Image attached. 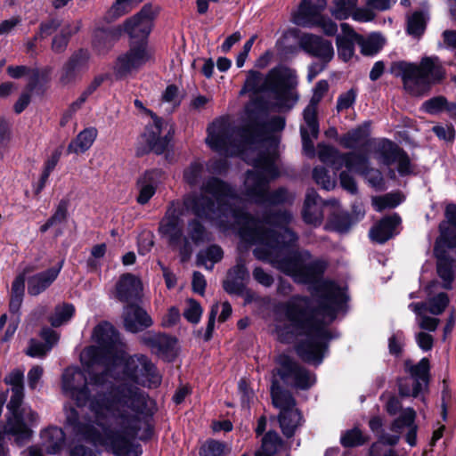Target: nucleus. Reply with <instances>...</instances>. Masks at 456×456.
<instances>
[{
	"label": "nucleus",
	"mask_w": 456,
	"mask_h": 456,
	"mask_svg": "<svg viewBox=\"0 0 456 456\" xmlns=\"http://www.w3.org/2000/svg\"><path fill=\"white\" fill-rule=\"evenodd\" d=\"M183 206L224 230L237 228L242 240L257 245L253 251L256 258L270 263L295 282L311 286L312 294L318 297V306L310 308V298L299 295L280 303L275 312L281 313L289 325L277 323L275 332L281 342H289L296 334L305 335L296 352L303 361L320 364L331 338L328 325L343 304L345 293L334 281L322 279L328 266L325 260L312 259L307 250H289L298 239L288 228L292 220L290 213L279 212L256 220L244 212V201L232 187L215 177L203 183L200 192L187 195Z\"/></svg>",
	"instance_id": "f257e3e1"
},
{
	"label": "nucleus",
	"mask_w": 456,
	"mask_h": 456,
	"mask_svg": "<svg viewBox=\"0 0 456 456\" xmlns=\"http://www.w3.org/2000/svg\"><path fill=\"white\" fill-rule=\"evenodd\" d=\"M148 395L137 387L120 384L93 395L86 404L87 423L80 424L78 411L65 406L66 422L83 438L110 449L116 456H140L142 450L133 441L148 426Z\"/></svg>",
	"instance_id": "f03ea898"
},
{
	"label": "nucleus",
	"mask_w": 456,
	"mask_h": 456,
	"mask_svg": "<svg viewBox=\"0 0 456 456\" xmlns=\"http://www.w3.org/2000/svg\"><path fill=\"white\" fill-rule=\"evenodd\" d=\"M256 102H250L246 106V114L248 123L243 129H237L228 118L216 119L208 127L206 142L215 151L222 156L245 155L246 151L253 150L259 134L265 128L264 110H257ZM285 126V120L281 117L273 118L266 127L272 131H281Z\"/></svg>",
	"instance_id": "7ed1b4c3"
},
{
	"label": "nucleus",
	"mask_w": 456,
	"mask_h": 456,
	"mask_svg": "<svg viewBox=\"0 0 456 456\" xmlns=\"http://www.w3.org/2000/svg\"><path fill=\"white\" fill-rule=\"evenodd\" d=\"M277 158V142L272 140L271 149L260 152L256 159H247L255 170L248 171L244 182L246 195L256 203L281 204L290 202L293 195L284 188H280L273 193L268 192V184L271 180L279 175L275 166Z\"/></svg>",
	"instance_id": "20e7f679"
},
{
	"label": "nucleus",
	"mask_w": 456,
	"mask_h": 456,
	"mask_svg": "<svg viewBox=\"0 0 456 456\" xmlns=\"http://www.w3.org/2000/svg\"><path fill=\"white\" fill-rule=\"evenodd\" d=\"M245 92L268 93L278 107L291 108L297 96L294 90L293 72L285 66H277L265 77L256 70H249L241 94Z\"/></svg>",
	"instance_id": "39448f33"
},
{
	"label": "nucleus",
	"mask_w": 456,
	"mask_h": 456,
	"mask_svg": "<svg viewBox=\"0 0 456 456\" xmlns=\"http://www.w3.org/2000/svg\"><path fill=\"white\" fill-rule=\"evenodd\" d=\"M392 70L402 78L404 90L412 96L426 94L432 85L440 83L445 77L444 69L435 56L423 57L419 64L397 61Z\"/></svg>",
	"instance_id": "423d86ee"
},
{
	"label": "nucleus",
	"mask_w": 456,
	"mask_h": 456,
	"mask_svg": "<svg viewBox=\"0 0 456 456\" xmlns=\"http://www.w3.org/2000/svg\"><path fill=\"white\" fill-rule=\"evenodd\" d=\"M93 339L97 346L84 349L80 354L82 364L88 367L99 365L105 370L110 371L111 365L121 362L123 344L118 333L109 322L98 324L93 332Z\"/></svg>",
	"instance_id": "0eeeda50"
},
{
	"label": "nucleus",
	"mask_w": 456,
	"mask_h": 456,
	"mask_svg": "<svg viewBox=\"0 0 456 456\" xmlns=\"http://www.w3.org/2000/svg\"><path fill=\"white\" fill-rule=\"evenodd\" d=\"M83 365L85 371L69 367L61 377L62 392L74 400L78 407H84L90 402L93 396L90 386L103 387L108 381V370L99 365Z\"/></svg>",
	"instance_id": "6e6552de"
},
{
	"label": "nucleus",
	"mask_w": 456,
	"mask_h": 456,
	"mask_svg": "<svg viewBox=\"0 0 456 456\" xmlns=\"http://www.w3.org/2000/svg\"><path fill=\"white\" fill-rule=\"evenodd\" d=\"M319 159L338 171L346 167L349 171H354L365 177L370 186L377 190L384 188V178L381 172L369 167V158L362 153L350 151L341 153L338 149L326 145H318Z\"/></svg>",
	"instance_id": "1a4fd4ad"
},
{
	"label": "nucleus",
	"mask_w": 456,
	"mask_h": 456,
	"mask_svg": "<svg viewBox=\"0 0 456 456\" xmlns=\"http://www.w3.org/2000/svg\"><path fill=\"white\" fill-rule=\"evenodd\" d=\"M122 368L125 378L134 383L149 388L157 387L161 383V376L155 365L145 355L136 354L124 361L121 354V362L111 365V370L108 371V377L118 378L117 368Z\"/></svg>",
	"instance_id": "9d476101"
},
{
	"label": "nucleus",
	"mask_w": 456,
	"mask_h": 456,
	"mask_svg": "<svg viewBox=\"0 0 456 456\" xmlns=\"http://www.w3.org/2000/svg\"><path fill=\"white\" fill-rule=\"evenodd\" d=\"M271 396L273 405L280 409L278 420L283 435L291 437L301 425L302 416L296 407V400L292 395L283 390L277 380H273Z\"/></svg>",
	"instance_id": "9b49d317"
},
{
	"label": "nucleus",
	"mask_w": 456,
	"mask_h": 456,
	"mask_svg": "<svg viewBox=\"0 0 456 456\" xmlns=\"http://www.w3.org/2000/svg\"><path fill=\"white\" fill-rule=\"evenodd\" d=\"M152 57L145 41H131L129 49L118 55L114 64V73L118 78L126 77L137 71Z\"/></svg>",
	"instance_id": "f8f14e48"
},
{
	"label": "nucleus",
	"mask_w": 456,
	"mask_h": 456,
	"mask_svg": "<svg viewBox=\"0 0 456 456\" xmlns=\"http://www.w3.org/2000/svg\"><path fill=\"white\" fill-rule=\"evenodd\" d=\"M159 232L170 246L179 248L183 261L190 256L191 250L186 238L183 236V222L174 205L167 210L159 224Z\"/></svg>",
	"instance_id": "ddd939ff"
},
{
	"label": "nucleus",
	"mask_w": 456,
	"mask_h": 456,
	"mask_svg": "<svg viewBox=\"0 0 456 456\" xmlns=\"http://www.w3.org/2000/svg\"><path fill=\"white\" fill-rule=\"evenodd\" d=\"M277 362L280 365L276 370L277 375L285 383L302 390L310 388L315 383L314 374L300 366L289 355L281 354Z\"/></svg>",
	"instance_id": "4468645a"
},
{
	"label": "nucleus",
	"mask_w": 456,
	"mask_h": 456,
	"mask_svg": "<svg viewBox=\"0 0 456 456\" xmlns=\"http://www.w3.org/2000/svg\"><path fill=\"white\" fill-rule=\"evenodd\" d=\"M159 12V8L158 6L145 4L138 13L127 19L121 28L130 37L132 41L147 42V37L153 26V20Z\"/></svg>",
	"instance_id": "2eb2a0df"
},
{
	"label": "nucleus",
	"mask_w": 456,
	"mask_h": 456,
	"mask_svg": "<svg viewBox=\"0 0 456 456\" xmlns=\"http://www.w3.org/2000/svg\"><path fill=\"white\" fill-rule=\"evenodd\" d=\"M134 105L136 108L150 113L153 118V123L147 127L146 140L151 151L157 154L163 153L167 149L171 140V127L151 111L146 110L141 101L135 100Z\"/></svg>",
	"instance_id": "dca6fc26"
},
{
	"label": "nucleus",
	"mask_w": 456,
	"mask_h": 456,
	"mask_svg": "<svg viewBox=\"0 0 456 456\" xmlns=\"http://www.w3.org/2000/svg\"><path fill=\"white\" fill-rule=\"evenodd\" d=\"M379 163L390 167L396 166L400 175L404 176L413 172L412 166L407 153L392 142L386 141L377 152Z\"/></svg>",
	"instance_id": "f3484780"
},
{
	"label": "nucleus",
	"mask_w": 456,
	"mask_h": 456,
	"mask_svg": "<svg viewBox=\"0 0 456 456\" xmlns=\"http://www.w3.org/2000/svg\"><path fill=\"white\" fill-rule=\"evenodd\" d=\"M299 45L305 52L325 63L330 62L334 56L331 42L316 35L303 34L299 38Z\"/></svg>",
	"instance_id": "a211bd4d"
},
{
	"label": "nucleus",
	"mask_w": 456,
	"mask_h": 456,
	"mask_svg": "<svg viewBox=\"0 0 456 456\" xmlns=\"http://www.w3.org/2000/svg\"><path fill=\"white\" fill-rule=\"evenodd\" d=\"M142 284L141 280L134 274L125 273L120 276L116 284V297L128 305L134 304L142 297Z\"/></svg>",
	"instance_id": "6ab92c4d"
},
{
	"label": "nucleus",
	"mask_w": 456,
	"mask_h": 456,
	"mask_svg": "<svg viewBox=\"0 0 456 456\" xmlns=\"http://www.w3.org/2000/svg\"><path fill=\"white\" fill-rule=\"evenodd\" d=\"M329 90L326 80H320L314 88L309 104L304 110V120L307 124L314 137L319 134V124L317 120V106Z\"/></svg>",
	"instance_id": "aec40b11"
},
{
	"label": "nucleus",
	"mask_w": 456,
	"mask_h": 456,
	"mask_svg": "<svg viewBox=\"0 0 456 456\" xmlns=\"http://www.w3.org/2000/svg\"><path fill=\"white\" fill-rule=\"evenodd\" d=\"M164 178V172L160 169H151L142 175L137 180V188L139 189L137 202L141 205L148 203Z\"/></svg>",
	"instance_id": "412c9836"
},
{
	"label": "nucleus",
	"mask_w": 456,
	"mask_h": 456,
	"mask_svg": "<svg viewBox=\"0 0 456 456\" xmlns=\"http://www.w3.org/2000/svg\"><path fill=\"white\" fill-rule=\"evenodd\" d=\"M142 342L153 352L170 361L175 354L176 339L160 333H147L142 338Z\"/></svg>",
	"instance_id": "4be33fe9"
},
{
	"label": "nucleus",
	"mask_w": 456,
	"mask_h": 456,
	"mask_svg": "<svg viewBox=\"0 0 456 456\" xmlns=\"http://www.w3.org/2000/svg\"><path fill=\"white\" fill-rule=\"evenodd\" d=\"M124 326L126 330L136 333L152 325L151 316L142 307L131 304L125 307Z\"/></svg>",
	"instance_id": "5701e85b"
},
{
	"label": "nucleus",
	"mask_w": 456,
	"mask_h": 456,
	"mask_svg": "<svg viewBox=\"0 0 456 456\" xmlns=\"http://www.w3.org/2000/svg\"><path fill=\"white\" fill-rule=\"evenodd\" d=\"M63 262L61 260L57 265L29 277L28 281V293L30 296H37L48 289L57 279L63 266Z\"/></svg>",
	"instance_id": "b1692460"
},
{
	"label": "nucleus",
	"mask_w": 456,
	"mask_h": 456,
	"mask_svg": "<svg viewBox=\"0 0 456 456\" xmlns=\"http://www.w3.org/2000/svg\"><path fill=\"white\" fill-rule=\"evenodd\" d=\"M6 434L12 435L18 441L28 440L31 437L32 430L24 422L21 412L12 413L6 423L0 421V442Z\"/></svg>",
	"instance_id": "393cba45"
},
{
	"label": "nucleus",
	"mask_w": 456,
	"mask_h": 456,
	"mask_svg": "<svg viewBox=\"0 0 456 456\" xmlns=\"http://www.w3.org/2000/svg\"><path fill=\"white\" fill-rule=\"evenodd\" d=\"M416 411L412 408L403 409L400 415L392 422L391 429L399 433L404 428H408L405 439L411 445L414 446L417 443L418 426L415 424Z\"/></svg>",
	"instance_id": "a878e982"
},
{
	"label": "nucleus",
	"mask_w": 456,
	"mask_h": 456,
	"mask_svg": "<svg viewBox=\"0 0 456 456\" xmlns=\"http://www.w3.org/2000/svg\"><path fill=\"white\" fill-rule=\"evenodd\" d=\"M322 208L323 202L320 196L315 191L309 190L303 208L304 221L314 226L320 225L323 220Z\"/></svg>",
	"instance_id": "bb28decb"
},
{
	"label": "nucleus",
	"mask_w": 456,
	"mask_h": 456,
	"mask_svg": "<svg viewBox=\"0 0 456 456\" xmlns=\"http://www.w3.org/2000/svg\"><path fill=\"white\" fill-rule=\"evenodd\" d=\"M404 370L410 374L415 383V391H425L429 380L430 363L428 358H422L418 363L405 360Z\"/></svg>",
	"instance_id": "cd10ccee"
},
{
	"label": "nucleus",
	"mask_w": 456,
	"mask_h": 456,
	"mask_svg": "<svg viewBox=\"0 0 456 456\" xmlns=\"http://www.w3.org/2000/svg\"><path fill=\"white\" fill-rule=\"evenodd\" d=\"M436 258V273L442 280V287L451 289L455 279L456 261L447 252L434 251Z\"/></svg>",
	"instance_id": "c85d7f7f"
},
{
	"label": "nucleus",
	"mask_w": 456,
	"mask_h": 456,
	"mask_svg": "<svg viewBox=\"0 0 456 456\" xmlns=\"http://www.w3.org/2000/svg\"><path fill=\"white\" fill-rule=\"evenodd\" d=\"M89 60V53L87 51L79 50L75 53L64 65L62 74L61 76V82L62 85L72 83L77 75L86 69Z\"/></svg>",
	"instance_id": "c756f323"
},
{
	"label": "nucleus",
	"mask_w": 456,
	"mask_h": 456,
	"mask_svg": "<svg viewBox=\"0 0 456 456\" xmlns=\"http://www.w3.org/2000/svg\"><path fill=\"white\" fill-rule=\"evenodd\" d=\"M400 223L401 218L396 214L384 217L370 229L371 240L379 243L386 242L395 235Z\"/></svg>",
	"instance_id": "7c9ffc66"
},
{
	"label": "nucleus",
	"mask_w": 456,
	"mask_h": 456,
	"mask_svg": "<svg viewBox=\"0 0 456 456\" xmlns=\"http://www.w3.org/2000/svg\"><path fill=\"white\" fill-rule=\"evenodd\" d=\"M326 5L327 0H302L297 12L294 14L293 22L297 25H307L310 19L320 15Z\"/></svg>",
	"instance_id": "2f4dec72"
},
{
	"label": "nucleus",
	"mask_w": 456,
	"mask_h": 456,
	"mask_svg": "<svg viewBox=\"0 0 456 456\" xmlns=\"http://www.w3.org/2000/svg\"><path fill=\"white\" fill-rule=\"evenodd\" d=\"M122 32L121 27L108 29L98 28L94 31L93 46L99 53H107L118 39Z\"/></svg>",
	"instance_id": "473e14b6"
},
{
	"label": "nucleus",
	"mask_w": 456,
	"mask_h": 456,
	"mask_svg": "<svg viewBox=\"0 0 456 456\" xmlns=\"http://www.w3.org/2000/svg\"><path fill=\"white\" fill-rule=\"evenodd\" d=\"M42 445L50 454L59 453L65 444V435L61 428L51 427L41 433Z\"/></svg>",
	"instance_id": "72a5a7b5"
},
{
	"label": "nucleus",
	"mask_w": 456,
	"mask_h": 456,
	"mask_svg": "<svg viewBox=\"0 0 456 456\" xmlns=\"http://www.w3.org/2000/svg\"><path fill=\"white\" fill-rule=\"evenodd\" d=\"M32 271V267H26L21 273L16 276L12 284L9 304V309L12 314H19L24 297L26 275Z\"/></svg>",
	"instance_id": "f704fd0d"
},
{
	"label": "nucleus",
	"mask_w": 456,
	"mask_h": 456,
	"mask_svg": "<svg viewBox=\"0 0 456 456\" xmlns=\"http://www.w3.org/2000/svg\"><path fill=\"white\" fill-rule=\"evenodd\" d=\"M98 132L94 127L82 130L68 145V152L80 154L88 151L97 137Z\"/></svg>",
	"instance_id": "c9c22d12"
},
{
	"label": "nucleus",
	"mask_w": 456,
	"mask_h": 456,
	"mask_svg": "<svg viewBox=\"0 0 456 456\" xmlns=\"http://www.w3.org/2000/svg\"><path fill=\"white\" fill-rule=\"evenodd\" d=\"M438 231L434 251L447 252V249L456 248V226L439 224Z\"/></svg>",
	"instance_id": "e433bc0d"
},
{
	"label": "nucleus",
	"mask_w": 456,
	"mask_h": 456,
	"mask_svg": "<svg viewBox=\"0 0 456 456\" xmlns=\"http://www.w3.org/2000/svg\"><path fill=\"white\" fill-rule=\"evenodd\" d=\"M353 39L355 44L361 47V52L364 55H373L377 53L384 45L383 37L379 34H371L364 37L355 32H353Z\"/></svg>",
	"instance_id": "4c0bfd02"
},
{
	"label": "nucleus",
	"mask_w": 456,
	"mask_h": 456,
	"mask_svg": "<svg viewBox=\"0 0 456 456\" xmlns=\"http://www.w3.org/2000/svg\"><path fill=\"white\" fill-rule=\"evenodd\" d=\"M409 308L417 314V322L419 327L428 331H435L439 323L440 320L436 317H430L424 314V309L427 308L425 303H411L409 305Z\"/></svg>",
	"instance_id": "58836bf2"
},
{
	"label": "nucleus",
	"mask_w": 456,
	"mask_h": 456,
	"mask_svg": "<svg viewBox=\"0 0 456 456\" xmlns=\"http://www.w3.org/2000/svg\"><path fill=\"white\" fill-rule=\"evenodd\" d=\"M80 27L81 22L77 20L62 28L61 32L53 39L52 50L55 53H62L66 49L71 35L77 33Z\"/></svg>",
	"instance_id": "ea45409f"
},
{
	"label": "nucleus",
	"mask_w": 456,
	"mask_h": 456,
	"mask_svg": "<svg viewBox=\"0 0 456 456\" xmlns=\"http://www.w3.org/2000/svg\"><path fill=\"white\" fill-rule=\"evenodd\" d=\"M436 285V282H431L428 287V290H431L433 287ZM431 291L428 292V299L427 302V308L424 309L426 312H429L434 315H439L444 313L449 304V297L446 293L441 292L436 296L431 297Z\"/></svg>",
	"instance_id": "a19ab883"
},
{
	"label": "nucleus",
	"mask_w": 456,
	"mask_h": 456,
	"mask_svg": "<svg viewBox=\"0 0 456 456\" xmlns=\"http://www.w3.org/2000/svg\"><path fill=\"white\" fill-rule=\"evenodd\" d=\"M223 250L219 246L212 245L202 250L198 255V265L205 266L208 270H212L214 264L223 258Z\"/></svg>",
	"instance_id": "79ce46f5"
},
{
	"label": "nucleus",
	"mask_w": 456,
	"mask_h": 456,
	"mask_svg": "<svg viewBox=\"0 0 456 456\" xmlns=\"http://www.w3.org/2000/svg\"><path fill=\"white\" fill-rule=\"evenodd\" d=\"M421 109L428 114L436 115L444 110L456 115V104L448 105L444 96H436L423 102Z\"/></svg>",
	"instance_id": "37998d69"
},
{
	"label": "nucleus",
	"mask_w": 456,
	"mask_h": 456,
	"mask_svg": "<svg viewBox=\"0 0 456 456\" xmlns=\"http://www.w3.org/2000/svg\"><path fill=\"white\" fill-rule=\"evenodd\" d=\"M352 224L353 222L347 213H336L330 217L325 225V229L345 233L349 231Z\"/></svg>",
	"instance_id": "c03bdc74"
},
{
	"label": "nucleus",
	"mask_w": 456,
	"mask_h": 456,
	"mask_svg": "<svg viewBox=\"0 0 456 456\" xmlns=\"http://www.w3.org/2000/svg\"><path fill=\"white\" fill-rule=\"evenodd\" d=\"M403 200V198L401 193L392 192L382 196L373 197L371 202L375 210L381 212L387 208H394L397 207Z\"/></svg>",
	"instance_id": "a18cd8bd"
},
{
	"label": "nucleus",
	"mask_w": 456,
	"mask_h": 456,
	"mask_svg": "<svg viewBox=\"0 0 456 456\" xmlns=\"http://www.w3.org/2000/svg\"><path fill=\"white\" fill-rule=\"evenodd\" d=\"M358 0H334L331 14L339 20H346L353 13Z\"/></svg>",
	"instance_id": "49530a36"
},
{
	"label": "nucleus",
	"mask_w": 456,
	"mask_h": 456,
	"mask_svg": "<svg viewBox=\"0 0 456 456\" xmlns=\"http://www.w3.org/2000/svg\"><path fill=\"white\" fill-rule=\"evenodd\" d=\"M75 313V307L71 304H61L55 306L54 312L50 317V322L53 327H59L69 322Z\"/></svg>",
	"instance_id": "de8ad7c7"
},
{
	"label": "nucleus",
	"mask_w": 456,
	"mask_h": 456,
	"mask_svg": "<svg viewBox=\"0 0 456 456\" xmlns=\"http://www.w3.org/2000/svg\"><path fill=\"white\" fill-rule=\"evenodd\" d=\"M229 452L226 444L213 439L206 441L200 450V456H224Z\"/></svg>",
	"instance_id": "09e8293b"
},
{
	"label": "nucleus",
	"mask_w": 456,
	"mask_h": 456,
	"mask_svg": "<svg viewBox=\"0 0 456 456\" xmlns=\"http://www.w3.org/2000/svg\"><path fill=\"white\" fill-rule=\"evenodd\" d=\"M133 0H116L110 10L107 12L106 19L112 21L126 13L129 12L134 7Z\"/></svg>",
	"instance_id": "8fccbe9b"
},
{
	"label": "nucleus",
	"mask_w": 456,
	"mask_h": 456,
	"mask_svg": "<svg viewBox=\"0 0 456 456\" xmlns=\"http://www.w3.org/2000/svg\"><path fill=\"white\" fill-rule=\"evenodd\" d=\"M426 28V19L423 13L416 12L409 19L407 31L413 37H420Z\"/></svg>",
	"instance_id": "3c124183"
},
{
	"label": "nucleus",
	"mask_w": 456,
	"mask_h": 456,
	"mask_svg": "<svg viewBox=\"0 0 456 456\" xmlns=\"http://www.w3.org/2000/svg\"><path fill=\"white\" fill-rule=\"evenodd\" d=\"M355 44L353 39V33L350 37H338L337 46L338 56L345 61H349L354 55V45Z\"/></svg>",
	"instance_id": "603ef678"
},
{
	"label": "nucleus",
	"mask_w": 456,
	"mask_h": 456,
	"mask_svg": "<svg viewBox=\"0 0 456 456\" xmlns=\"http://www.w3.org/2000/svg\"><path fill=\"white\" fill-rule=\"evenodd\" d=\"M281 446L282 440L280 436L274 431H269L262 439V445L260 450L276 455Z\"/></svg>",
	"instance_id": "864d4df0"
},
{
	"label": "nucleus",
	"mask_w": 456,
	"mask_h": 456,
	"mask_svg": "<svg viewBox=\"0 0 456 456\" xmlns=\"http://www.w3.org/2000/svg\"><path fill=\"white\" fill-rule=\"evenodd\" d=\"M309 23L307 25H301L302 27H321L323 32L328 36H333L338 31V27L335 22H333L330 19L325 18L322 15H318L310 19Z\"/></svg>",
	"instance_id": "5fc2aeb1"
},
{
	"label": "nucleus",
	"mask_w": 456,
	"mask_h": 456,
	"mask_svg": "<svg viewBox=\"0 0 456 456\" xmlns=\"http://www.w3.org/2000/svg\"><path fill=\"white\" fill-rule=\"evenodd\" d=\"M365 439L362 431L358 428H353L346 431L340 437V443L344 447H354L364 444Z\"/></svg>",
	"instance_id": "6e6d98bb"
},
{
	"label": "nucleus",
	"mask_w": 456,
	"mask_h": 456,
	"mask_svg": "<svg viewBox=\"0 0 456 456\" xmlns=\"http://www.w3.org/2000/svg\"><path fill=\"white\" fill-rule=\"evenodd\" d=\"M313 177L317 184L327 191L333 189L336 185L335 180L329 175L324 167H315L313 171Z\"/></svg>",
	"instance_id": "4d7b16f0"
},
{
	"label": "nucleus",
	"mask_w": 456,
	"mask_h": 456,
	"mask_svg": "<svg viewBox=\"0 0 456 456\" xmlns=\"http://www.w3.org/2000/svg\"><path fill=\"white\" fill-rule=\"evenodd\" d=\"M364 137V132L361 128L349 131L340 138V144L346 149L355 148Z\"/></svg>",
	"instance_id": "13d9d810"
},
{
	"label": "nucleus",
	"mask_w": 456,
	"mask_h": 456,
	"mask_svg": "<svg viewBox=\"0 0 456 456\" xmlns=\"http://www.w3.org/2000/svg\"><path fill=\"white\" fill-rule=\"evenodd\" d=\"M300 134L302 138L303 151L309 157L314 156V140L318 137L313 136L311 130L309 129L307 124L305 122L304 126L300 127Z\"/></svg>",
	"instance_id": "bf43d9fd"
},
{
	"label": "nucleus",
	"mask_w": 456,
	"mask_h": 456,
	"mask_svg": "<svg viewBox=\"0 0 456 456\" xmlns=\"http://www.w3.org/2000/svg\"><path fill=\"white\" fill-rule=\"evenodd\" d=\"M202 314L200 305L194 299L187 300V307L183 311V316L191 323H198Z\"/></svg>",
	"instance_id": "052dcab7"
},
{
	"label": "nucleus",
	"mask_w": 456,
	"mask_h": 456,
	"mask_svg": "<svg viewBox=\"0 0 456 456\" xmlns=\"http://www.w3.org/2000/svg\"><path fill=\"white\" fill-rule=\"evenodd\" d=\"M203 174V166L200 163H192L185 169L183 177L186 183L191 185L199 183Z\"/></svg>",
	"instance_id": "680f3d73"
},
{
	"label": "nucleus",
	"mask_w": 456,
	"mask_h": 456,
	"mask_svg": "<svg viewBox=\"0 0 456 456\" xmlns=\"http://www.w3.org/2000/svg\"><path fill=\"white\" fill-rule=\"evenodd\" d=\"M188 234L195 243L204 241L207 237L204 226L197 220H192L188 224Z\"/></svg>",
	"instance_id": "e2e57ef3"
},
{
	"label": "nucleus",
	"mask_w": 456,
	"mask_h": 456,
	"mask_svg": "<svg viewBox=\"0 0 456 456\" xmlns=\"http://www.w3.org/2000/svg\"><path fill=\"white\" fill-rule=\"evenodd\" d=\"M50 350L51 349L46 345L32 338L29 340L28 346L25 353L30 357L42 358L45 357Z\"/></svg>",
	"instance_id": "0e129e2a"
},
{
	"label": "nucleus",
	"mask_w": 456,
	"mask_h": 456,
	"mask_svg": "<svg viewBox=\"0 0 456 456\" xmlns=\"http://www.w3.org/2000/svg\"><path fill=\"white\" fill-rule=\"evenodd\" d=\"M356 99V91L350 89L345 93H342L338 97L336 109L338 112L343 111L349 109L354 105Z\"/></svg>",
	"instance_id": "69168bd1"
},
{
	"label": "nucleus",
	"mask_w": 456,
	"mask_h": 456,
	"mask_svg": "<svg viewBox=\"0 0 456 456\" xmlns=\"http://www.w3.org/2000/svg\"><path fill=\"white\" fill-rule=\"evenodd\" d=\"M60 26L61 22L57 19H51L47 21L42 22L39 27L38 33L35 36V40L49 37L55 32Z\"/></svg>",
	"instance_id": "338daca9"
},
{
	"label": "nucleus",
	"mask_w": 456,
	"mask_h": 456,
	"mask_svg": "<svg viewBox=\"0 0 456 456\" xmlns=\"http://www.w3.org/2000/svg\"><path fill=\"white\" fill-rule=\"evenodd\" d=\"M68 206L69 202L67 200H61L53 213V215L49 218L51 223L53 225L64 223L68 216Z\"/></svg>",
	"instance_id": "774afa93"
}]
</instances>
